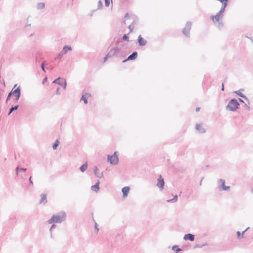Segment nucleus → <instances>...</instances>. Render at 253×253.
Masks as SVG:
<instances>
[{"label": "nucleus", "mask_w": 253, "mask_h": 253, "mask_svg": "<svg viewBox=\"0 0 253 253\" xmlns=\"http://www.w3.org/2000/svg\"><path fill=\"white\" fill-rule=\"evenodd\" d=\"M65 214L64 212H61L58 214L53 215L48 221L49 224L53 223H60L64 220Z\"/></svg>", "instance_id": "f257e3e1"}, {"label": "nucleus", "mask_w": 253, "mask_h": 253, "mask_svg": "<svg viewBox=\"0 0 253 253\" xmlns=\"http://www.w3.org/2000/svg\"><path fill=\"white\" fill-rule=\"evenodd\" d=\"M239 105V103L237 100L234 99H232L229 103H228L227 108L229 109L230 110L234 111H235Z\"/></svg>", "instance_id": "f03ea898"}, {"label": "nucleus", "mask_w": 253, "mask_h": 253, "mask_svg": "<svg viewBox=\"0 0 253 253\" xmlns=\"http://www.w3.org/2000/svg\"><path fill=\"white\" fill-rule=\"evenodd\" d=\"M11 95H13L15 97V100L17 101L20 96V88L18 87L15 90L12 89L8 94L6 101L8 100Z\"/></svg>", "instance_id": "7ed1b4c3"}, {"label": "nucleus", "mask_w": 253, "mask_h": 253, "mask_svg": "<svg viewBox=\"0 0 253 253\" xmlns=\"http://www.w3.org/2000/svg\"><path fill=\"white\" fill-rule=\"evenodd\" d=\"M116 152L114 153V155L112 156H108V161L111 164H117L118 162V158L117 155H116Z\"/></svg>", "instance_id": "20e7f679"}, {"label": "nucleus", "mask_w": 253, "mask_h": 253, "mask_svg": "<svg viewBox=\"0 0 253 253\" xmlns=\"http://www.w3.org/2000/svg\"><path fill=\"white\" fill-rule=\"evenodd\" d=\"M222 10L220 11L216 15L214 16H211V19L213 22H218L221 19L222 15Z\"/></svg>", "instance_id": "39448f33"}, {"label": "nucleus", "mask_w": 253, "mask_h": 253, "mask_svg": "<svg viewBox=\"0 0 253 253\" xmlns=\"http://www.w3.org/2000/svg\"><path fill=\"white\" fill-rule=\"evenodd\" d=\"M157 185L160 189H163L164 187V179L162 178L161 175L160 176V177L158 179V182H157Z\"/></svg>", "instance_id": "423d86ee"}, {"label": "nucleus", "mask_w": 253, "mask_h": 253, "mask_svg": "<svg viewBox=\"0 0 253 253\" xmlns=\"http://www.w3.org/2000/svg\"><path fill=\"white\" fill-rule=\"evenodd\" d=\"M119 49L117 47H114L110 49L108 54L111 56H115L119 52Z\"/></svg>", "instance_id": "0eeeda50"}, {"label": "nucleus", "mask_w": 253, "mask_h": 253, "mask_svg": "<svg viewBox=\"0 0 253 253\" xmlns=\"http://www.w3.org/2000/svg\"><path fill=\"white\" fill-rule=\"evenodd\" d=\"M191 25L190 23H187L186 24L184 29H183V32L184 35H187L188 34L190 29H191Z\"/></svg>", "instance_id": "6e6552de"}, {"label": "nucleus", "mask_w": 253, "mask_h": 253, "mask_svg": "<svg viewBox=\"0 0 253 253\" xmlns=\"http://www.w3.org/2000/svg\"><path fill=\"white\" fill-rule=\"evenodd\" d=\"M137 55V53L136 52H134L129 55L126 59L124 60L123 62H125L127 60H134L136 58Z\"/></svg>", "instance_id": "1a4fd4ad"}, {"label": "nucleus", "mask_w": 253, "mask_h": 253, "mask_svg": "<svg viewBox=\"0 0 253 253\" xmlns=\"http://www.w3.org/2000/svg\"><path fill=\"white\" fill-rule=\"evenodd\" d=\"M90 96V94H89L88 93H86L83 95L81 100L84 102L85 104H86L87 103V99Z\"/></svg>", "instance_id": "9d476101"}, {"label": "nucleus", "mask_w": 253, "mask_h": 253, "mask_svg": "<svg viewBox=\"0 0 253 253\" xmlns=\"http://www.w3.org/2000/svg\"><path fill=\"white\" fill-rule=\"evenodd\" d=\"M184 239L185 240H190V241H193L194 240V236L191 234H186L184 236Z\"/></svg>", "instance_id": "9b49d317"}, {"label": "nucleus", "mask_w": 253, "mask_h": 253, "mask_svg": "<svg viewBox=\"0 0 253 253\" xmlns=\"http://www.w3.org/2000/svg\"><path fill=\"white\" fill-rule=\"evenodd\" d=\"M129 190H130L129 187H127V186L125 187L122 189V191L123 193L124 197H126L127 196V194L129 191Z\"/></svg>", "instance_id": "f8f14e48"}, {"label": "nucleus", "mask_w": 253, "mask_h": 253, "mask_svg": "<svg viewBox=\"0 0 253 253\" xmlns=\"http://www.w3.org/2000/svg\"><path fill=\"white\" fill-rule=\"evenodd\" d=\"M138 42L140 45H144L146 44L147 42L141 36L138 37Z\"/></svg>", "instance_id": "ddd939ff"}, {"label": "nucleus", "mask_w": 253, "mask_h": 253, "mask_svg": "<svg viewBox=\"0 0 253 253\" xmlns=\"http://www.w3.org/2000/svg\"><path fill=\"white\" fill-rule=\"evenodd\" d=\"M220 182L221 183V185H222L223 190H227L229 189V186H226L225 185V182L224 180H220Z\"/></svg>", "instance_id": "4468645a"}, {"label": "nucleus", "mask_w": 253, "mask_h": 253, "mask_svg": "<svg viewBox=\"0 0 253 253\" xmlns=\"http://www.w3.org/2000/svg\"><path fill=\"white\" fill-rule=\"evenodd\" d=\"M99 182L98 181L96 184H95L94 185H93L91 186V189L95 192H97L99 190V187H98V186H99Z\"/></svg>", "instance_id": "2eb2a0df"}, {"label": "nucleus", "mask_w": 253, "mask_h": 253, "mask_svg": "<svg viewBox=\"0 0 253 253\" xmlns=\"http://www.w3.org/2000/svg\"><path fill=\"white\" fill-rule=\"evenodd\" d=\"M41 200L40 201V202L41 203H42L43 202H47V200H46V195L44 194H42L41 195Z\"/></svg>", "instance_id": "dca6fc26"}, {"label": "nucleus", "mask_w": 253, "mask_h": 253, "mask_svg": "<svg viewBox=\"0 0 253 253\" xmlns=\"http://www.w3.org/2000/svg\"><path fill=\"white\" fill-rule=\"evenodd\" d=\"M196 129L199 130L201 132H205L204 129L203 128L202 125L201 124H198L196 126Z\"/></svg>", "instance_id": "f3484780"}, {"label": "nucleus", "mask_w": 253, "mask_h": 253, "mask_svg": "<svg viewBox=\"0 0 253 253\" xmlns=\"http://www.w3.org/2000/svg\"><path fill=\"white\" fill-rule=\"evenodd\" d=\"M72 48L70 46H65L63 49V53H66L68 51L71 50Z\"/></svg>", "instance_id": "a211bd4d"}, {"label": "nucleus", "mask_w": 253, "mask_h": 253, "mask_svg": "<svg viewBox=\"0 0 253 253\" xmlns=\"http://www.w3.org/2000/svg\"><path fill=\"white\" fill-rule=\"evenodd\" d=\"M87 168V163H85L80 167V169L82 172H84Z\"/></svg>", "instance_id": "6ab92c4d"}, {"label": "nucleus", "mask_w": 253, "mask_h": 253, "mask_svg": "<svg viewBox=\"0 0 253 253\" xmlns=\"http://www.w3.org/2000/svg\"><path fill=\"white\" fill-rule=\"evenodd\" d=\"M177 200V196L176 195L174 196V198L171 200H167L168 202H175Z\"/></svg>", "instance_id": "aec40b11"}, {"label": "nucleus", "mask_w": 253, "mask_h": 253, "mask_svg": "<svg viewBox=\"0 0 253 253\" xmlns=\"http://www.w3.org/2000/svg\"><path fill=\"white\" fill-rule=\"evenodd\" d=\"M59 142L58 140H57L53 144V146H52V148L54 150H55L57 148V147L58 146V145H59Z\"/></svg>", "instance_id": "412c9836"}, {"label": "nucleus", "mask_w": 253, "mask_h": 253, "mask_svg": "<svg viewBox=\"0 0 253 253\" xmlns=\"http://www.w3.org/2000/svg\"><path fill=\"white\" fill-rule=\"evenodd\" d=\"M110 2L112 3V0H105V6L108 7L110 4Z\"/></svg>", "instance_id": "4be33fe9"}, {"label": "nucleus", "mask_w": 253, "mask_h": 253, "mask_svg": "<svg viewBox=\"0 0 253 253\" xmlns=\"http://www.w3.org/2000/svg\"><path fill=\"white\" fill-rule=\"evenodd\" d=\"M26 169H23V168L19 169L18 168H17L16 169V174L18 175L20 171H25Z\"/></svg>", "instance_id": "5701e85b"}, {"label": "nucleus", "mask_w": 253, "mask_h": 253, "mask_svg": "<svg viewBox=\"0 0 253 253\" xmlns=\"http://www.w3.org/2000/svg\"><path fill=\"white\" fill-rule=\"evenodd\" d=\"M18 105H17V106H15V107H12V108L10 109V112H9V113L8 115H9L10 114H11V112H12L13 111L17 110V108H18Z\"/></svg>", "instance_id": "b1692460"}, {"label": "nucleus", "mask_w": 253, "mask_h": 253, "mask_svg": "<svg viewBox=\"0 0 253 253\" xmlns=\"http://www.w3.org/2000/svg\"><path fill=\"white\" fill-rule=\"evenodd\" d=\"M62 85L63 86V88L65 89L66 86V82L65 80H62Z\"/></svg>", "instance_id": "393cba45"}, {"label": "nucleus", "mask_w": 253, "mask_h": 253, "mask_svg": "<svg viewBox=\"0 0 253 253\" xmlns=\"http://www.w3.org/2000/svg\"><path fill=\"white\" fill-rule=\"evenodd\" d=\"M110 57L111 56L108 53L104 58V62H106Z\"/></svg>", "instance_id": "a878e982"}, {"label": "nucleus", "mask_w": 253, "mask_h": 253, "mask_svg": "<svg viewBox=\"0 0 253 253\" xmlns=\"http://www.w3.org/2000/svg\"><path fill=\"white\" fill-rule=\"evenodd\" d=\"M61 80V79L60 78L56 79L55 80H54L53 82V83H57V84H60V83H59V81Z\"/></svg>", "instance_id": "bb28decb"}, {"label": "nucleus", "mask_w": 253, "mask_h": 253, "mask_svg": "<svg viewBox=\"0 0 253 253\" xmlns=\"http://www.w3.org/2000/svg\"><path fill=\"white\" fill-rule=\"evenodd\" d=\"M98 8H100L102 7V3L101 0H99L98 2Z\"/></svg>", "instance_id": "cd10ccee"}, {"label": "nucleus", "mask_w": 253, "mask_h": 253, "mask_svg": "<svg viewBox=\"0 0 253 253\" xmlns=\"http://www.w3.org/2000/svg\"><path fill=\"white\" fill-rule=\"evenodd\" d=\"M172 249H173V250H175V251L176 252H178L181 251V249L177 248V247H173Z\"/></svg>", "instance_id": "c85d7f7f"}, {"label": "nucleus", "mask_w": 253, "mask_h": 253, "mask_svg": "<svg viewBox=\"0 0 253 253\" xmlns=\"http://www.w3.org/2000/svg\"><path fill=\"white\" fill-rule=\"evenodd\" d=\"M130 18V16L129 15L128 13H126L125 16V20H126L127 19H129Z\"/></svg>", "instance_id": "c756f323"}, {"label": "nucleus", "mask_w": 253, "mask_h": 253, "mask_svg": "<svg viewBox=\"0 0 253 253\" xmlns=\"http://www.w3.org/2000/svg\"><path fill=\"white\" fill-rule=\"evenodd\" d=\"M123 40H125V41H127L128 37H127V35H124V36L123 37Z\"/></svg>", "instance_id": "7c9ffc66"}, {"label": "nucleus", "mask_w": 253, "mask_h": 253, "mask_svg": "<svg viewBox=\"0 0 253 253\" xmlns=\"http://www.w3.org/2000/svg\"><path fill=\"white\" fill-rule=\"evenodd\" d=\"M31 178H32V177H31V176H30V178H29V181H30V183L32 185H33V181L32 180Z\"/></svg>", "instance_id": "2f4dec72"}, {"label": "nucleus", "mask_w": 253, "mask_h": 253, "mask_svg": "<svg viewBox=\"0 0 253 253\" xmlns=\"http://www.w3.org/2000/svg\"><path fill=\"white\" fill-rule=\"evenodd\" d=\"M237 236H238V238H240V236H241V233H240V232L239 231H238L237 232Z\"/></svg>", "instance_id": "473e14b6"}, {"label": "nucleus", "mask_w": 253, "mask_h": 253, "mask_svg": "<svg viewBox=\"0 0 253 253\" xmlns=\"http://www.w3.org/2000/svg\"><path fill=\"white\" fill-rule=\"evenodd\" d=\"M98 169L97 168V167H95V169H94V173L95 175H97V171Z\"/></svg>", "instance_id": "72a5a7b5"}, {"label": "nucleus", "mask_w": 253, "mask_h": 253, "mask_svg": "<svg viewBox=\"0 0 253 253\" xmlns=\"http://www.w3.org/2000/svg\"><path fill=\"white\" fill-rule=\"evenodd\" d=\"M60 93L59 91V88H58L57 89V90H56V94H59Z\"/></svg>", "instance_id": "f704fd0d"}, {"label": "nucleus", "mask_w": 253, "mask_h": 253, "mask_svg": "<svg viewBox=\"0 0 253 253\" xmlns=\"http://www.w3.org/2000/svg\"><path fill=\"white\" fill-rule=\"evenodd\" d=\"M222 90H224V84H222Z\"/></svg>", "instance_id": "c9c22d12"}, {"label": "nucleus", "mask_w": 253, "mask_h": 253, "mask_svg": "<svg viewBox=\"0 0 253 253\" xmlns=\"http://www.w3.org/2000/svg\"><path fill=\"white\" fill-rule=\"evenodd\" d=\"M42 68L43 71H44V67H43V63L42 64Z\"/></svg>", "instance_id": "e433bc0d"}, {"label": "nucleus", "mask_w": 253, "mask_h": 253, "mask_svg": "<svg viewBox=\"0 0 253 253\" xmlns=\"http://www.w3.org/2000/svg\"><path fill=\"white\" fill-rule=\"evenodd\" d=\"M200 108H197L196 109V111L197 112H198V111H199L200 110Z\"/></svg>", "instance_id": "4c0bfd02"}, {"label": "nucleus", "mask_w": 253, "mask_h": 253, "mask_svg": "<svg viewBox=\"0 0 253 253\" xmlns=\"http://www.w3.org/2000/svg\"><path fill=\"white\" fill-rule=\"evenodd\" d=\"M239 95L241 96V97H243V95L241 94H239Z\"/></svg>", "instance_id": "58836bf2"}, {"label": "nucleus", "mask_w": 253, "mask_h": 253, "mask_svg": "<svg viewBox=\"0 0 253 253\" xmlns=\"http://www.w3.org/2000/svg\"><path fill=\"white\" fill-rule=\"evenodd\" d=\"M245 232V231H243V232H242V235H243V234L244 233V232Z\"/></svg>", "instance_id": "ea45409f"}, {"label": "nucleus", "mask_w": 253, "mask_h": 253, "mask_svg": "<svg viewBox=\"0 0 253 253\" xmlns=\"http://www.w3.org/2000/svg\"><path fill=\"white\" fill-rule=\"evenodd\" d=\"M54 226H55V225H53L52 226V228L53 227H54Z\"/></svg>", "instance_id": "a19ab883"}, {"label": "nucleus", "mask_w": 253, "mask_h": 253, "mask_svg": "<svg viewBox=\"0 0 253 253\" xmlns=\"http://www.w3.org/2000/svg\"><path fill=\"white\" fill-rule=\"evenodd\" d=\"M252 193H253V189H252Z\"/></svg>", "instance_id": "79ce46f5"}]
</instances>
